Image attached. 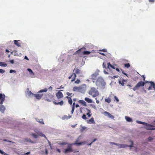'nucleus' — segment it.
I'll list each match as a JSON object with an SVG mask.
<instances>
[{"label": "nucleus", "instance_id": "obj_6", "mask_svg": "<svg viewBox=\"0 0 155 155\" xmlns=\"http://www.w3.org/2000/svg\"><path fill=\"white\" fill-rule=\"evenodd\" d=\"M85 49L84 47L79 49L76 52V54H79L82 53L84 54H88L90 53V52L88 51H84Z\"/></svg>", "mask_w": 155, "mask_h": 155}, {"label": "nucleus", "instance_id": "obj_32", "mask_svg": "<svg viewBox=\"0 0 155 155\" xmlns=\"http://www.w3.org/2000/svg\"><path fill=\"white\" fill-rule=\"evenodd\" d=\"M150 84H151V86L155 91V84L152 81H150Z\"/></svg>", "mask_w": 155, "mask_h": 155}, {"label": "nucleus", "instance_id": "obj_57", "mask_svg": "<svg viewBox=\"0 0 155 155\" xmlns=\"http://www.w3.org/2000/svg\"><path fill=\"white\" fill-rule=\"evenodd\" d=\"M142 77L143 78V80L144 81H145V78L144 76V75H143L142 76Z\"/></svg>", "mask_w": 155, "mask_h": 155}, {"label": "nucleus", "instance_id": "obj_34", "mask_svg": "<svg viewBox=\"0 0 155 155\" xmlns=\"http://www.w3.org/2000/svg\"><path fill=\"white\" fill-rule=\"evenodd\" d=\"M136 122L138 124H142L144 125L146 124V123L145 122H141L139 120H137Z\"/></svg>", "mask_w": 155, "mask_h": 155}, {"label": "nucleus", "instance_id": "obj_28", "mask_svg": "<svg viewBox=\"0 0 155 155\" xmlns=\"http://www.w3.org/2000/svg\"><path fill=\"white\" fill-rule=\"evenodd\" d=\"M25 141L26 142H31L32 143H35V142L31 140L30 138H26L25 139Z\"/></svg>", "mask_w": 155, "mask_h": 155}, {"label": "nucleus", "instance_id": "obj_13", "mask_svg": "<svg viewBox=\"0 0 155 155\" xmlns=\"http://www.w3.org/2000/svg\"><path fill=\"white\" fill-rule=\"evenodd\" d=\"M104 114L105 115L107 116L108 117L111 119H113L114 118V117L113 116L111 115V114L107 111L104 112Z\"/></svg>", "mask_w": 155, "mask_h": 155}, {"label": "nucleus", "instance_id": "obj_38", "mask_svg": "<svg viewBox=\"0 0 155 155\" xmlns=\"http://www.w3.org/2000/svg\"><path fill=\"white\" fill-rule=\"evenodd\" d=\"M48 91V89L47 88H45L44 89H43L40 90L39 91L40 92H46L47 91Z\"/></svg>", "mask_w": 155, "mask_h": 155}, {"label": "nucleus", "instance_id": "obj_14", "mask_svg": "<svg viewBox=\"0 0 155 155\" xmlns=\"http://www.w3.org/2000/svg\"><path fill=\"white\" fill-rule=\"evenodd\" d=\"M87 123L88 124H95V122L93 117H92L87 121Z\"/></svg>", "mask_w": 155, "mask_h": 155}, {"label": "nucleus", "instance_id": "obj_37", "mask_svg": "<svg viewBox=\"0 0 155 155\" xmlns=\"http://www.w3.org/2000/svg\"><path fill=\"white\" fill-rule=\"evenodd\" d=\"M37 121L39 123H40L41 124H44V123L43 122V120L42 119H38V120H37Z\"/></svg>", "mask_w": 155, "mask_h": 155}, {"label": "nucleus", "instance_id": "obj_43", "mask_svg": "<svg viewBox=\"0 0 155 155\" xmlns=\"http://www.w3.org/2000/svg\"><path fill=\"white\" fill-rule=\"evenodd\" d=\"M71 152H73L74 153H77V152H78L79 151L77 150H73L72 149L71 150Z\"/></svg>", "mask_w": 155, "mask_h": 155}, {"label": "nucleus", "instance_id": "obj_1", "mask_svg": "<svg viewBox=\"0 0 155 155\" xmlns=\"http://www.w3.org/2000/svg\"><path fill=\"white\" fill-rule=\"evenodd\" d=\"M81 73L80 70L77 68H75L73 71V73L72 75L68 77L69 79H70L72 78L71 81V82H73L75 81L76 77V74H79Z\"/></svg>", "mask_w": 155, "mask_h": 155}, {"label": "nucleus", "instance_id": "obj_21", "mask_svg": "<svg viewBox=\"0 0 155 155\" xmlns=\"http://www.w3.org/2000/svg\"><path fill=\"white\" fill-rule=\"evenodd\" d=\"M14 52V55L15 56H19L20 54H21L20 53H18L16 50H14V51L11 52V54H13Z\"/></svg>", "mask_w": 155, "mask_h": 155}, {"label": "nucleus", "instance_id": "obj_61", "mask_svg": "<svg viewBox=\"0 0 155 155\" xmlns=\"http://www.w3.org/2000/svg\"><path fill=\"white\" fill-rule=\"evenodd\" d=\"M95 99L96 100V103L97 104H99V101L98 100H97V98H96Z\"/></svg>", "mask_w": 155, "mask_h": 155}, {"label": "nucleus", "instance_id": "obj_45", "mask_svg": "<svg viewBox=\"0 0 155 155\" xmlns=\"http://www.w3.org/2000/svg\"><path fill=\"white\" fill-rule=\"evenodd\" d=\"M110 143L111 144H114V145H117V146H118V143H114V142H110Z\"/></svg>", "mask_w": 155, "mask_h": 155}, {"label": "nucleus", "instance_id": "obj_19", "mask_svg": "<svg viewBox=\"0 0 155 155\" xmlns=\"http://www.w3.org/2000/svg\"><path fill=\"white\" fill-rule=\"evenodd\" d=\"M71 97H71H69L68 96L66 97V98L68 100V102L71 105L72 103V100Z\"/></svg>", "mask_w": 155, "mask_h": 155}, {"label": "nucleus", "instance_id": "obj_44", "mask_svg": "<svg viewBox=\"0 0 155 155\" xmlns=\"http://www.w3.org/2000/svg\"><path fill=\"white\" fill-rule=\"evenodd\" d=\"M99 51H101L104 52H106L107 51V50L106 49H104L101 50H100Z\"/></svg>", "mask_w": 155, "mask_h": 155}, {"label": "nucleus", "instance_id": "obj_50", "mask_svg": "<svg viewBox=\"0 0 155 155\" xmlns=\"http://www.w3.org/2000/svg\"><path fill=\"white\" fill-rule=\"evenodd\" d=\"M5 72V71L1 69H0V73H4Z\"/></svg>", "mask_w": 155, "mask_h": 155}, {"label": "nucleus", "instance_id": "obj_35", "mask_svg": "<svg viewBox=\"0 0 155 155\" xmlns=\"http://www.w3.org/2000/svg\"><path fill=\"white\" fill-rule=\"evenodd\" d=\"M107 68L110 69L112 67L113 65H112L110 62L108 63H107Z\"/></svg>", "mask_w": 155, "mask_h": 155}, {"label": "nucleus", "instance_id": "obj_23", "mask_svg": "<svg viewBox=\"0 0 155 155\" xmlns=\"http://www.w3.org/2000/svg\"><path fill=\"white\" fill-rule=\"evenodd\" d=\"M125 118L126 120L128 122H132L133 121L132 119L126 116Z\"/></svg>", "mask_w": 155, "mask_h": 155}, {"label": "nucleus", "instance_id": "obj_4", "mask_svg": "<svg viewBox=\"0 0 155 155\" xmlns=\"http://www.w3.org/2000/svg\"><path fill=\"white\" fill-rule=\"evenodd\" d=\"M83 143L82 142H80L78 143H77L76 142H75V143H72L71 144V146H69L68 147V148L65 149L64 151V153H66L68 152H71L72 150V147H71V145H81Z\"/></svg>", "mask_w": 155, "mask_h": 155}, {"label": "nucleus", "instance_id": "obj_17", "mask_svg": "<svg viewBox=\"0 0 155 155\" xmlns=\"http://www.w3.org/2000/svg\"><path fill=\"white\" fill-rule=\"evenodd\" d=\"M35 131L36 133H37L38 136H40L42 137H44L47 140L48 139L47 137H46V136L45 135V134H44L42 133H41V132H37L36 131Z\"/></svg>", "mask_w": 155, "mask_h": 155}, {"label": "nucleus", "instance_id": "obj_54", "mask_svg": "<svg viewBox=\"0 0 155 155\" xmlns=\"http://www.w3.org/2000/svg\"><path fill=\"white\" fill-rule=\"evenodd\" d=\"M66 94L68 96H70L72 94V93H70L69 92H67L66 93Z\"/></svg>", "mask_w": 155, "mask_h": 155}, {"label": "nucleus", "instance_id": "obj_16", "mask_svg": "<svg viewBox=\"0 0 155 155\" xmlns=\"http://www.w3.org/2000/svg\"><path fill=\"white\" fill-rule=\"evenodd\" d=\"M53 103L55 105H60L61 106H62L64 104V102L63 101H61L58 102L53 101Z\"/></svg>", "mask_w": 155, "mask_h": 155}, {"label": "nucleus", "instance_id": "obj_2", "mask_svg": "<svg viewBox=\"0 0 155 155\" xmlns=\"http://www.w3.org/2000/svg\"><path fill=\"white\" fill-rule=\"evenodd\" d=\"M88 94L93 97H96L99 95L98 91L94 87L91 88L88 92Z\"/></svg>", "mask_w": 155, "mask_h": 155}, {"label": "nucleus", "instance_id": "obj_58", "mask_svg": "<svg viewBox=\"0 0 155 155\" xmlns=\"http://www.w3.org/2000/svg\"><path fill=\"white\" fill-rule=\"evenodd\" d=\"M149 1L150 2L153 3L154 2L155 0H149Z\"/></svg>", "mask_w": 155, "mask_h": 155}, {"label": "nucleus", "instance_id": "obj_31", "mask_svg": "<svg viewBox=\"0 0 155 155\" xmlns=\"http://www.w3.org/2000/svg\"><path fill=\"white\" fill-rule=\"evenodd\" d=\"M81 88L79 87H73V90L74 91H78L80 90Z\"/></svg>", "mask_w": 155, "mask_h": 155}, {"label": "nucleus", "instance_id": "obj_40", "mask_svg": "<svg viewBox=\"0 0 155 155\" xmlns=\"http://www.w3.org/2000/svg\"><path fill=\"white\" fill-rule=\"evenodd\" d=\"M124 66L125 67H126L127 68H128L130 66V65L129 63L124 64Z\"/></svg>", "mask_w": 155, "mask_h": 155}, {"label": "nucleus", "instance_id": "obj_62", "mask_svg": "<svg viewBox=\"0 0 155 155\" xmlns=\"http://www.w3.org/2000/svg\"><path fill=\"white\" fill-rule=\"evenodd\" d=\"M45 153L46 154L48 153V151L47 149H45Z\"/></svg>", "mask_w": 155, "mask_h": 155}, {"label": "nucleus", "instance_id": "obj_46", "mask_svg": "<svg viewBox=\"0 0 155 155\" xmlns=\"http://www.w3.org/2000/svg\"><path fill=\"white\" fill-rule=\"evenodd\" d=\"M16 71H15L13 70H11L9 71V72L11 73H12L13 72L16 73Z\"/></svg>", "mask_w": 155, "mask_h": 155}, {"label": "nucleus", "instance_id": "obj_59", "mask_svg": "<svg viewBox=\"0 0 155 155\" xmlns=\"http://www.w3.org/2000/svg\"><path fill=\"white\" fill-rule=\"evenodd\" d=\"M52 87L51 86H50L48 88V89L50 91H51L52 90Z\"/></svg>", "mask_w": 155, "mask_h": 155}, {"label": "nucleus", "instance_id": "obj_42", "mask_svg": "<svg viewBox=\"0 0 155 155\" xmlns=\"http://www.w3.org/2000/svg\"><path fill=\"white\" fill-rule=\"evenodd\" d=\"M82 118L84 120H86L87 119L86 115L84 114H83L82 116Z\"/></svg>", "mask_w": 155, "mask_h": 155}, {"label": "nucleus", "instance_id": "obj_20", "mask_svg": "<svg viewBox=\"0 0 155 155\" xmlns=\"http://www.w3.org/2000/svg\"><path fill=\"white\" fill-rule=\"evenodd\" d=\"M5 110V108L3 105H0V110L2 113H4Z\"/></svg>", "mask_w": 155, "mask_h": 155}, {"label": "nucleus", "instance_id": "obj_30", "mask_svg": "<svg viewBox=\"0 0 155 155\" xmlns=\"http://www.w3.org/2000/svg\"><path fill=\"white\" fill-rule=\"evenodd\" d=\"M58 144L60 145H65L67 144V143L64 142L59 141Z\"/></svg>", "mask_w": 155, "mask_h": 155}, {"label": "nucleus", "instance_id": "obj_25", "mask_svg": "<svg viewBox=\"0 0 155 155\" xmlns=\"http://www.w3.org/2000/svg\"><path fill=\"white\" fill-rule=\"evenodd\" d=\"M36 98L38 99H40L42 97V95H40L39 94H34Z\"/></svg>", "mask_w": 155, "mask_h": 155}, {"label": "nucleus", "instance_id": "obj_48", "mask_svg": "<svg viewBox=\"0 0 155 155\" xmlns=\"http://www.w3.org/2000/svg\"><path fill=\"white\" fill-rule=\"evenodd\" d=\"M74 107H72V110H71V114H73V112H74Z\"/></svg>", "mask_w": 155, "mask_h": 155}, {"label": "nucleus", "instance_id": "obj_39", "mask_svg": "<svg viewBox=\"0 0 155 155\" xmlns=\"http://www.w3.org/2000/svg\"><path fill=\"white\" fill-rule=\"evenodd\" d=\"M0 153L1 154H3V155H9V154L6 153H5V152H4L3 151H2L1 150H0Z\"/></svg>", "mask_w": 155, "mask_h": 155}, {"label": "nucleus", "instance_id": "obj_8", "mask_svg": "<svg viewBox=\"0 0 155 155\" xmlns=\"http://www.w3.org/2000/svg\"><path fill=\"white\" fill-rule=\"evenodd\" d=\"M130 141L131 143V144L129 145L127 144H118V146H119V148H125L126 147H133V142L132 141L130 140Z\"/></svg>", "mask_w": 155, "mask_h": 155}, {"label": "nucleus", "instance_id": "obj_3", "mask_svg": "<svg viewBox=\"0 0 155 155\" xmlns=\"http://www.w3.org/2000/svg\"><path fill=\"white\" fill-rule=\"evenodd\" d=\"M96 84L98 87H103L105 85V83L102 78H99L96 81Z\"/></svg>", "mask_w": 155, "mask_h": 155}, {"label": "nucleus", "instance_id": "obj_26", "mask_svg": "<svg viewBox=\"0 0 155 155\" xmlns=\"http://www.w3.org/2000/svg\"><path fill=\"white\" fill-rule=\"evenodd\" d=\"M71 116L70 115H68V116H67V115H64L63 116V117H62V119L63 120L65 119H68L71 117Z\"/></svg>", "mask_w": 155, "mask_h": 155}, {"label": "nucleus", "instance_id": "obj_53", "mask_svg": "<svg viewBox=\"0 0 155 155\" xmlns=\"http://www.w3.org/2000/svg\"><path fill=\"white\" fill-rule=\"evenodd\" d=\"M80 82V81L78 79L76 81H75V82L76 84H78Z\"/></svg>", "mask_w": 155, "mask_h": 155}, {"label": "nucleus", "instance_id": "obj_60", "mask_svg": "<svg viewBox=\"0 0 155 155\" xmlns=\"http://www.w3.org/2000/svg\"><path fill=\"white\" fill-rule=\"evenodd\" d=\"M99 53L100 54H101V55H102L103 56H105V54L104 53H101V52H99Z\"/></svg>", "mask_w": 155, "mask_h": 155}, {"label": "nucleus", "instance_id": "obj_7", "mask_svg": "<svg viewBox=\"0 0 155 155\" xmlns=\"http://www.w3.org/2000/svg\"><path fill=\"white\" fill-rule=\"evenodd\" d=\"M54 97L53 95H52L47 94L45 95V99L48 101L50 102L54 99Z\"/></svg>", "mask_w": 155, "mask_h": 155}, {"label": "nucleus", "instance_id": "obj_11", "mask_svg": "<svg viewBox=\"0 0 155 155\" xmlns=\"http://www.w3.org/2000/svg\"><path fill=\"white\" fill-rule=\"evenodd\" d=\"M56 95L58 99L62 98L63 97V94L60 91H59L57 93Z\"/></svg>", "mask_w": 155, "mask_h": 155}, {"label": "nucleus", "instance_id": "obj_52", "mask_svg": "<svg viewBox=\"0 0 155 155\" xmlns=\"http://www.w3.org/2000/svg\"><path fill=\"white\" fill-rule=\"evenodd\" d=\"M97 140V139L96 138H95V139H94L90 143V144L89 145H91L93 143L95 142Z\"/></svg>", "mask_w": 155, "mask_h": 155}, {"label": "nucleus", "instance_id": "obj_51", "mask_svg": "<svg viewBox=\"0 0 155 155\" xmlns=\"http://www.w3.org/2000/svg\"><path fill=\"white\" fill-rule=\"evenodd\" d=\"M28 95L29 96H30L31 94H32V95L35 94H33L31 91H29L28 92Z\"/></svg>", "mask_w": 155, "mask_h": 155}, {"label": "nucleus", "instance_id": "obj_5", "mask_svg": "<svg viewBox=\"0 0 155 155\" xmlns=\"http://www.w3.org/2000/svg\"><path fill=\"white\" fill-rule=\"evenodd\" d=\"M148 83V81H147L145 83L142 81L138 82L135 86L133 88V90L134 91H136L139 88L143 86L145 83Z\"/></svg>", "mask_w": 155, "mask_h": 155}, {"label": "nucleus", "instance_id": "obj_12", "mask_svg": "<svg viewBox=\"0 0 155 155\" xmlns=\"http://www.w3.org/2000/svg\"><path fill=\"white\" fill-rule=\"evenodd\" d=\"M127 81L126 80H124L123 78H120V80L119 81V83L121 85L123 86L124 85V83L126 82Z\"/></svg>", "mask_w": 155, "mask_h": 155}, {"label": "nucleus", "instance_id": "obj_55", "mask_svg": "<svg viewBox=\"0 0 155 155\" xmlns=\"http://www.w3.org/2000/svg\"><path fill=\"white\" fill-rule=\"evenodd\" d=\"M152 86H151V84H150V85L149 87L148 88V90H150L151 89Z\"/></svg>", "mask_w": 155, "mask_h": 155}, {"label": "nucleus", "instance_id": "obj_47", "mask_svg": "<svg viewBox=\"0 0 155 155\" xmlns=\"http://www.w3.org/2000/svg\"><path fill=\"white\" fill-rule=\"evenodd\" d=\"M114 99L117 102L119 101V99H118V98L116 96H115L114 97Z\"/></svg>", "mask_w": 155, "mask_h": 155}, {"label": "nucleus", "instance_id": "obj_64", "mask_svg": "<svg viewBox=\"0 0 155 155\" xmlns=\"http://www.w3.org/2000/svg\"><path fill=\"white\" fill-rule=\"evenodd\" d=\"M116 70L117 71L120 72V70L118 68H116Z\"/></svg>", "mask_w": 155, "mask_h": 155}, {"label": "nucleus", "instance_id": "obj_36", "mask_svg": "<svg viewBox=\"0 0 155 155\" xmlns=\"http://www.w3.org/2000/svg\"><path fill=\"white\" fill-rule=\"evenodd\" d=\"M31 135H32L33 137L35 138H37L38 137V135L35 134H30Z\"/></svg>", "mask_w": 155, "mask_h": 155}, {"label": "nucleus", "instance_id": "obj_10", "mask_svg": "<svg viewBox=\"0 0 155 155\" xmlns=\"http://www.w3.org/2000/svg\"><path fill=\"white\" fill-rule=\"evenodd\" d=\"M5 95L4 94H0V104H2L5 100Z\"/></svg>", "mask_w": 155, "mask_h": 155}, {"label": "nucleus", "instance_id": "obj_56", "mask_svg": "<svg viewBox=\"0 0 155 155\" xmlns=\"http://www.w3.org/2000/svg\"><path fill=\"white\" fill-rule=\"evenodd\" d=\"M10 62L12 64H14V61L13 60H10Z\"/></svg>", "mask_w": 155, "mask_h": 155}, {"label": "nucleus", "instance_id": "obj_49", "mask_svg": "<svg viewBox=\"0 0 155 155\" xmlns=\"http://www.w3.org/2000/svg\"><path fill=\"white\" fill-rule=\"evenodd\" d=\"M153 140V138L151 137H149L148 138V140L149 141H150L152 140Z\"/></svg>", "mask_w": 155, "mask_h": 155}, {"label": "nucleus", "instance_id": "obj_22", "mask_svg": "<svg viewBox=\"0 0 155 155\" xmlns=\"http://www.w3.org/2000/svg\"><path fill=\"white\" fill-rule=\"evenodd\" d=\"M79 103H81V104H83L84 106H87L86 103L84 100H80L79 101Z\"/></svg>", "mask_w": 155, "mask_h": 155}, {"label": "nucleus", "instance_id": "obj_41", "mask_svg": "<svg viewBox=\"0 0 155 155\" xmlns=\"http://www.w3.org/2000/svg\"><path fill=\"white\" fill-rule=\"evenodd\" d=\"M103 67L104 68H107V64L105 62H104L103 64Z\"/></svg>", "mask_w": 155, "mask_h": 155}, {"label": "nucleus", "instance_id": "obj_33", "mask_svg": "<svg viewBox=\"0 0 155 155\" xmlns=\"http://www.w3.org/2000/svg\"><path fill=\"white\" fill-rule=\"evenodd\" d=\"M105 101L108 103H109L111 102V99L110 98L108 97L107 98H105Z\"/></svg>", "mask_w": 155, "mask_h": 155}, {"label": "nucleus", "instance_id": "obj_24", "mask_svg": "<svg viewBox=\"0 0 155 155\" xmlns=\"http://www.w3.org/2000/svg\"><path fill=\"white\" fill-rule=\"evenodd\" d=\"M88 103H91L92 102V101L90 99L85 97L84 99Z\"/></svg>", "mask_w": 155, "mask_h": 155}, {"label": "nucleus", "instance_id": "obj_15", "mask_svg": "<svg viewBox=\"0 0 155 155\" xmlns=\"http://www.w3.org/2000/svg\"><path fill=\"white\" fill-rule=\"evenodd\" d=\"M87 111V113L86 114V115L88 117H91V110L87 108H84Z\"/></svg>", "mask_w": 155, "mask_h": 155}, {"label": "nucleus", "instance_id": "obj_27", "mask_svg": "<svg viewBox=\"0 0 155 155\" xmlns=\"http://www.w3.org/2000/svg\"><path fill=\"white\" fill-rule=\"evenodd\" d=\"M7 64L4 62H0V66L5 67L7 66Z\"/></svg>", "mask_w": 155, "mask_h": 155}, {"label": "nucleus", "instance_id": "obj_29", "mask_svg": "<svg viewBox=\"0 0 155 155\" xmlns=\"http://www.w3.org/2000/svg\"><path fill=\"white\" fill-rule=\"evenodd\" d=\"M28 71L29 72L30 74L32 75V76H34V74L33 73V72L32 71V70L29 68H28L27 69Z\"/></svg>", "mask_w": 155, "mask_h": 155}, {"label": "nucleus", "instance_id": "obj_18", "mask_svg": "<svg viewBox=\"0 0 155 155\" xmlns=\"http://www.w3.org/2000/svg\"><path fill=\"white\" fill-rule=\"evenodd\" d=\"M14 44L15 45L17 46L18 47H20L21 45V43H20L19 41H20L19 40H15L14 41Z\"/></svg>", "mask_w": 155, "mask_h": 155}, {"label": "nucleus", "instance_id": "obj_63", "mask_svg": "<svg viewBox=\"0 0 155 155\" xmlns=\"http://www.w3.org/2000/svg\"><path fill=\"white\" fill-rule=\"evenodd\" d=\"M57 150L59 153H60L61 152V151H60V150L58 149H57Z\"/></svg>", "mask_w": 155, "mask_h": 155}, {"label": "nucleus", "instance_id": "obj_9", "mask_svg": "<svg viewBox=\"0 0 155 155\" xmlns=\"http://www.w3.org/2000/svg\"><path fill=\"white\" fill-rule=\"evenodd\" d=\"M146 126V127H145V129L147 130H155V128H154L155 126L149 124H147L146 123V124L145 125Z\"/></svg>", "mask_w": 155, "mask_h": 155}]
</instances>
